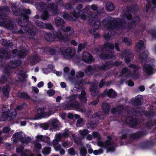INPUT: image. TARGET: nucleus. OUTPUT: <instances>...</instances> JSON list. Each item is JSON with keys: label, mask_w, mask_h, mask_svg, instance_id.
<instances>
[{"label": "nucleus", "mask_w": 156, "mask_h": 156, "mask_svg": "<svg viewBox=\"0 0 156 156\" xmlns=\"http://www.w3.org/2000/svg\"><path fill=\"white\" fill-rule=\"evenodd\" d=\"M42 11H43V13L42 14L41 17L43 20H46L48 18L49 12L46 9Z\"/></svg>", "instance_id": "42"}, {"label": "nucleus", "mask_w": 156, "mask_h": 156, "mask_svg": "<svg viewBox=\"0 0 156 156\" xmlns=\"http://www.w3.org/2000/svg\"><path fill=\"white\" fill-rule=\"evenodd\" d=\"M90 91L91 95L93 97L97 95L99 93L97 87L94 85L90 88Z\"/></svg>", "instance_id": "26"}, {"label": "nucleus", "mask_w": 156, "mask_h": 156, "mask_svg": "<svg viewBox=\"0 0 156 156\" xmlns=\"http://www.w3.org/2000/svg\"><path fill=\"white\" fill-rule=\"evenodd\" d=\"M83 8V5L81 4H80L76 6V9L78 11H80V12L82 13L81 17V19L85 20L87 18V14L88 13L89 9L90 8V6L87 5L83 9H82Z\"/></svg>", "instance_id": "5"}, {"label": "nucleus", "mask_w": 156, "mask_h": 156, "mask_svg": "<svg viewBox=\"0 0 156 156\" xmlns=\"http://www.w3.org/2000/svg\"><path fill=\"white\" fill-rule=\"evenodd\" d=\"M0 53L2 55H5V57L7 59H9L11 57V55L10 54L8 48H0Z\"/></svg>", "instance_id": "20"}, {"label": "nucleus", "mask_w": 156, "mask_h": 156, "mask_svg": "<svg viewBox=\"0 0 156 156\" xmlns=\"http://www.w3.org/2000/svg\"><path fill=\"white\" fill-rule=\"evenodd\" d=\"M92 135L94 138H97L98 142L99 141H101L102 137L100 134L98 132H93Z\"/></svg>", "instance_id": "48"}, {"label": "nucleus", "mask_w": 156, "mask_h": 156, "mask_svg": "<svg viewBox=\"0 0 156 156\" xmlns=\"http://www.w3.org/2000/svg\"><path fill=\"white\" fill-rule=\"evenodd\" d=\"M2 112L0 115V121H5L6 119L11 120L15 118L17 115L16 109L10 108L3 107L2 110Z\"/></svg>", "instance_id": "2"}, {"label": "nucleus", "mask_w": 156, "mask_h": 156, "mask_svg": "<svg viewBox=\"0 0 156 156\" xmlns=\"http://www.w3.org/2000/svg\"><path fill=\"white\" fill-rule=\"evenodd\" d=\"M30 65L34 66L39 62L40 61L39 58L37 55H31L30 57Z\"/></svg>", "instance_id": "19"}, {"label": "nucleus", "mask_w": 156, "mask_h": 156, "mask_svg": "<svg viewBox=\"0 0 156 156\" xmlns=\"http://www.w3.org/2000/svg\"><path fill=\"white\" fill-rule=\"evenodd\" d=\"M101 22L98 19L95 20L94 23L93 31L94 32L101 27Z\"/></svg>", "instance_id": "34"}, {"label": "nucleus", "mask_w": 156, "mask_h": 156, "mask_svg": "<svg viewBox=\"0 0 156 156\" xmlns=\"http://www.w3.org/2000/svg\"><path fill=\"white\" fill-rule=\"evenodd\" d=\"M38 115L39 117H45L46 115L47 114L44 111L43 109L42 108H39L38 110Z\"/></svg>", "instance_id": "45"}, {"label": "nucleus", "mask_w": 156, "mask_h": 156, "mask_svg": "<svg viewBox=\"0 0 156 156\" xmlns=\"http://www.w3.org/2000/svg\"><path fill=\"white\" fill-rule=\"evenodd\" d=\"M104 46L105 48H108L109 49L112 50H113L114 49V45L109 42H105L104 44Z\"/></svg>", "instance_id": "49"}, {"label": "nucleus", "mask_w": 156, "mask_h": 156, "mask_svg": "<svg viewBox=\"0 0 156 156\" xmlns=\"http://www.w3.org/2000/svg\"><path fill=\"white\" fill-rule=\"evenodd\" d=\"M143 70L148 75L153 74V67L151 66L146 63L144 64L143 67Z\"/></svg>", "instance_id": "15"}, {"label": "nucleus", "mask_w": 156, "mask_h": 156, "mask_svg": "<svg viewBox=\"0 0 156 156\" xmlns=\"http://www.w3.org/2000/svg\"><path fill=\"white\" fill-rule=\"evenodd\" d=\"M2 27L7 28H13V22L10 18L5 17L2 21Z\"/></svg>", "instance_id": "13"}, {"label": "nucleus", "mask_w": 156, "mask_h": 156, "mask_svg": "<svg viewBox=\"0 0 156 156\" xmlns=\"http://www.w3.org/2000/svg\"><path fill=\"white\" fill-rule=\"evenodd\" d=\"M62 16L65 20H72L73 17L69 16L67 12H64L62 13Z\"/></svg>", "instance_id": "56"}, {"label": "nucleus", "mask_w": 156, "mask_h": 156, "mask_svg": "<svg viewBox=\"0 0 156 156\" xmlns=\"http://www.w3.org/2000/svg\"><path fill=\"white\" fill-rule=\"evenodd\" d=\"M44 29L52 30L54 29V27L51 24L46 23H44Z\"/></svg>", "instance_id": "59"}, {"label": "nucleus", "mask_w": 156, "mask_h": 156, "mask_svg": "<svg viewBox=\"0 0 156 156\" xmlns=\"http://www.w3.org/2000/svg\"><path fill=\"white\" fill-rule=\"evenodd\" d=\"M12 137H14L19 140L20 141L22 140L24 137L22 136L21 134V133L20 132L15 133L12 136Z\"/></svg>", "instance_id": "40"}, {"label": "nucleus", "mask_w": 156, "mask_h": 156, "mask_svg": "<svg viewBox=\"0 0 156 156\" xmlns=\"http://www.w3.org/2000/svg\"><path fill=\"white\" fill-rule=\"evenodd\" d=\"M59 51L64 57L67 59L72 58L75 54L74 50L72 48L62 47L60 48Z\"/></svg>", "instance_id": "4"}, {"label": "nucleus", "mask_w": 156, "mask_h": 156, "mask_svg": "<svg viewBox=\"0 0 156 156\" xmlns=\"http://www.w3.org/2000/svg\"><path fill=\"white\" fill-rule=\"evenodd\" d=\"M119 107H118V108H116L115 107L112 108L111 109L112 114H115L116 112L119 113L120 112H122V111L121 110H119Z\"/></svg>", "instance_id": "61"}, {"label": "nucleus", "mask_w": 156, "mask_h": 156, "mask_svg": "<svg viewBox=\"0 0 156 156\" xmlns=\"http://www.w3.org/2000/svg\"><path fill=\"white\" fill-rule=\"evenodd\" d=\"M129 69L126 67H125L123 68L121 71L120 72V76L121 77H125L127 76H130L131 74V72L130 71H129Z\"/></svg>", "instance_id": "23"}, {"label": "nucleus", "mask_w": 156, "mask_h": 156, "mask_svg": "<svg viewBox=\"0 0 156 156\" xmlns=\"http://www.w3.org/2000/svg\"><path fill=\"white\" fill-rule=\"evenodd\" d=\"M79 133L82 136L84 137L89 133V132L87 129H85L83 130H80Z\"/></svg>", "instance_id": "55"}, {"label": "nucleus", "mask_w": 156, "mask_h": 156, "mask_svg": "<svg viewBox=\"0 0 156 156\" xmlns=\"http://www.w3.org/2000/svg\"><path fill=\"white\" fill-rule=\"evenodd\" d=\"M53 66L52 64H49L48 66V67L43 69V71L45 74H48L52 71L53 69Z\"/></svg>", "instance_id": "36"}, {"label": "nucleus", "mask_w": 156, "mask_h": 156, "mask_svg": "<svg viewBox=\"0 0 156 156\" xmlns=\"http://www.w3.org/2000/svg\"><path fill=\"white\" fill-rule=\"evenodd\" d=\"M106 7L107 11L109 12L113 11L115 8L113 3L110 2H109L107 3Z\"/></svg>", "instance_id": "35"}, {"label": "nucleus", "mask_w": 156, "mask_h": 156, "mask_svg": "<svg viewBox=\"0 0 156 156\" xmlns=\"http://www.w3.org/2000/svg\"><path fill=\"white\" fill-rule=\"evenodd\" d=\"M87 153V150L84 146L81 147L80 150V154L81 156L86 155Z\"/></svg>", "instance_id": "57"}, {"label": "nucleus", "mask_w": 156, "mask_h": 156, "mask_svg": "<svg viewBox=\"0 0 156 156\" xmlns=\"http://www.w3.org/2000/svg\"><path fill=\"white\" fill-rule=\"evenodd\" d=\"M104 93L108 97L114 98H115L117 96V93L112 89H110L108 91L105 90L104 91Z\"/></svg>", "instance_id": "18"}, {"label": "nucleus", "mask_w": 156, "mask_h": 156, "mask_svg": "<svg viewBox=\"0 0 156 156\" xmlns=\"http://www.w3.org/2000/svg\"><path fill=\"white\" fill-rule=\"evenodd\" d=\"M53 34L55 41H61L64 40L65 39V36L62 34L61 32L59 30L54 31Z\"/></svg>", "instance_id": "14"}, {"label": "nucleus", "mask_w": 156, "mask_h": 156, "mask_svg": "<svg viewBox=\"0 0 156 156\" xmlns=\"http://www.w3.org/2000/svg\"><path fill=\"white\" fill-rule=\"evenodd\" d=\"M140 59L142 61H146L148 57V55L145 51L140 53L139 55Z\"/></svg>", "instance_id": "38"}, {"label": "nucleus", "mask_w": 156, "mask_h": 156, "mask_svg": "<svg viewBox=\"0 0 156 156\" xmlns=\"http://www.w3.org/2000/svg\"><path fill=\"white\" fill-rule=\"evenodd\" d=\"M113 22V20L104 19L102 21V24L104 26L107 28L108 29L112 30Z\"/></svg>", "instance_id": "16"}, {"label": "nucleus", "mask_w": 156, "mask_h": 156, "mask_svg": "<svg viewBox=\"0 0 156 156\" xmlns=\"http://www.w3.org/2000/svg\"><path fill=\"white\" fill-rule=\"evenodd\" d=\"M124 26L125 27L123 29H128L129 30H131L133 27V25L131 22H126V21L124 24Z\"/></svg>", "instance_id": "54"}, {"label": "nucleus", "mask_w": 156, "mask_h": 156, "mask_svg": "<svg viewBox=\"0 0 156 156\" xmlns=\"http://www.w3.org/2000/svg\"><path fill=\"white\" fill-rule=\"evenodd\" d=\"M46 40L48 41H55L53 33H46L45 35Z\"/></svg>", "instance_id": "31"}, {"label": "nucleus", "mask_w": 156, "mask_h": 156, "mask_svg": "<svg viewBox=\"0 0 156 156\" xmlns=\"http://www.w3.org/2000/svg\"><path fill=\"white\" fill-rule=\"evenodd\" d=\"M113 23L112 30L115 28H117L119 29L124 28V24L125 23V20H122L120 18H117L114 19L113 20Z\"/></svg>", "instance_id": "6"}, {"label": "nucleus", "mask_w": 156, "mask_h": 156, "mask_svg": "<svg viewBox=\"0 0 156 156\" xmlns=\"http://www.w3.org/2000/svg\"><path fill=\"white\" fill-rule=\"evenodd\" d=\"M12 9L13 14L15 16H19L17 23L21 27V29L24 30V32L30 35H35L36 31L34 26H32V28L30 27V24L29 20V15L31 13L30 10L29 9L18 10L16 4L12 5Z\"/></svg>", "instance_id": "1"}, {"label": "nucleus", "mask_w": 156, "mask_h": 156, "mask_svg": "<svg viewBox=\"0 0 156 156\" xmlns=\"http://www.w3.org/2000/svg\"><path fill=\"white\" fill-rule=\"evenodd\" d=\"M129 67L131 69H133L132 73H131V76L134 79H137L139 77V68L137 66L134 64H130L129 65Z\"/></svg>", "instance_id": "11"}, {"label": "nucleus", "mask_w": 156, "mask_h": 156, "mask_svg": "<svg viewBox=\"0 0 156 156\" xmlns=\"http://www.w3.org/2000/svg\"><path fill=\"white\" fill-rule=\"evenodd\" d=\"M125 122L130 127L134 128L136 126L137 120L136 118L131 116H128L125 119Z\"/></svg>", "instance_id": "10"}, {"label": "nucleus", "mask_w": 156, "mask_h": 156, "mask_svg": "<svg viewBox=\"0 0 156 156\" xmlns=\"http://www.w3.org/2000/svg\"><path fill=\"white\" fill-rule=\"evenodd\" d=\"M128 130L127 129H125L123 130L122 131V133L123 134H122V136L120 137V139L122 140L125 139H126L128 135Z\"/></svg>", "instance_id": "53"}, {"label": "nucleus", "mask_w": 156, "mask_h": 156, "mask_svg": "<svg viewBox=\"0 0 156 156\" xmlns=\"http://www.w3.org/2000/svg\"><path fill=\"white\" fill-rule=\"evenodd\" d=\"M112 31H109L107 34H105L104 36V37L105 39L106 40H109L112 35Z\"/></svg>", "instance_id": "63"}, {"label": "nucleus", "mask_w": 156, "mask_h": 156, "mask_svg": "<svg viewBox=\"0 0 156 156\" xmlns=\"http://www.w3.org/2000/svg\"><path fill=\"white\" fill-rule=\"evenodd\" d=\"M103 111L105 113H108L110 109V107L107 103H103L102 105Z\"/></svg>", "instance_id": "33"}, {"label": "nucleus", "mask_w": 156, "mask_h": 156, "mask_svg": "<svg viewBox=\"0 0 156 156\" xmlns=\"http://www.w3.org/2000/svg\"><path fill=\"white\" fill-rule=\"evenodd\" d=\"M64 32H66L68 35L70 36L72 35L74 32L73 29L71 27L69 26L66 27L63 30Z\"/></svg>", "instance_id": "32"}, {"label": "nucleus", "mask_w": 156, "mask_h": 156, "mask_svg": "<svg viewBox=\"0 0 156 156\" xmlns=\"http://www.w3.org/2000/svg\"><path fill=\"white\" fill-rule=\"evenodd\" d=\"M49 8L54 15L56 16L58 14V7L54 3L50 4Z\"/></svg>", "instance_id": "25"}, {"label": "nucleus", "mask_w": 156, "mask_h": 156, "mask_svg": "<svg viewBox=\"0 0 156 156\" xmlns=\"http://www.w3.org/2000/svg\"><path fill=\"white\" fill-rule=\"evenodd\" d=\"M28 52L26 49H21L18 51L17 55L20 58H24L26 56Z\"/></svg>", "instance_id": "24"}, {"label": "nucleus", "mask_w": 156, "mask_h": 156, "mask_svg": "<svg viewBox=\"0 0 156 156\" xmlns=\"http://www.w3.org/2000/svg\"><path fill=\"white\" fill-rule=\"evenodd\" d=\"M136 47L138 49L141 50L144 47L143 41L142 40H139L136 45Z\"/></svg>", "instance_id": "44"}, {"label": "nucleus", "mask_w": 156, "mask_h": 156, "mask_svg": "<svg viewBox=\"0 0 156 156\" xmlns=\"http://www.w3.org/2000/svg\"><path fill=\"white\" fill-rule=\"evenodd\" d=\"M18 97L20 98H22L24 99H29L30 98L29 96L27 93L24 92H19L18 94Z\"/></svg>", "instance_id": "30"}, {"label": "nucleus", "mask_w": 156, "mask_h": 156, "mask_svg": "<svg viewBox=\"0 0 156 156\" xmlns=\"http://www.w3.org/2000/svg\"><path fill=\"white\" fill-rule=\"evenodd\" d=\"M36 26L40 28L44 29V23L38 20L35 21Z\"/></svg>", "instance_id": "52"}, {"label": "nucleus", "mask_w": 156, "mask_h": 156, "mask_svg": "<svg viewBox=\"0 0 156 156\" xmlns=\"http://www.w3.org/2000/svg\"><path fill=\"white\" fill-rule=\"evenodd\" d=\"M122 41L126 44L127 46H130L132 45V41L131 39H129L127 37H124L122 40Z\"/></svg>", "instance_id": "43"}, {"label": "nucleus", "mask_w": 156, "mask_h": 156, "mask_svg": "<svg viewBox=\"0 0 156 156\" xmlns=\"http://www.w3.org/2000/svg\"><path fill=\"white\" fill-rule=\"evenodd\" d=\"M55 22L56 27L59 28H62L65 23L63 19L59 17H57L55 18Z\"/></svg>", "instance_id": "17"}, {"label": "nucleus", "mask_w": 156, "mask_h": 156, "mask_svg": "<svg viewBox=\"0 0 156 156\" xmlns=\"http://www.w3.org/2000/svg\"><path fill=\"white\" fill-rule=\"evenodd\" d=\"M147 133V132L146 130H140L130 134L129 137L132 140H138L146 136Z\"/></svg>", "instance_id": "9"}, {"label": "nucleus", "mask_w": 156, "mask_h": 156, "mask_svg": "<svg viewBox=\"0 0 156 156\" xmlns=\"http://www.w3.org/2000/svg\"><path fill=\"white\" fill-rule=\"evenodd\" d=\"M58 121L56 119H53L50 121L49 123V126L52 129H56L58 127Z\"/></svg>", "instance_id": "27"}, {"label": "nucleus", "mask_w": 156, "mask_h": 156, "mask_svg": "<svg viewBox=\"0 0 156 156\" xmlns=\"http://www.w3.org/2000/svg\"><path fill=\"white\" fill-rule=\"evenodd\" d=\"M1 44L2 45L7 47H9L10 46H12L13 44L12 42L10 41H7L5 39L2 40Z\"/></svg>", "instance_id": "41"}, {"label": "nucleus", "mask_w": 156, "mask_h": 156, "mask_svg": "<svg viewBox=\"0 0 156 156\" xmlns=\"http://www.w3.org/2000/svg\"><path fill=\"white\" fill-rule=\"evenodd\" d=\"M43 140V142L46 143L47 145L51 146L52 145V143L50 141V137L48 136H45Z\"/></svg>", "instance_id": "51"}, {"label": "nucleus", "mask_w": 156, "mask_h": 156, "mask_svg": "<svg viewBox=\"0 0 156 156\" xmlns=\"http://www.w3.org/2000/svg\"><path fill=\"white\" fill-rule=\"evenodd\" d=\"M112 65V63L109 61H105L104 63H101L97 68L100 71H106L111 69L110 66Z\"/></svg>", "instance_id": "12"}, {"label": "nucleus", "mask_w": 156, "mask_h": 156, "mask_svg": "<svg viewBox=\"0 0 156 156\" xmlns=\"http://www.w3.org/2000/svg\"><path fill=\"white\" fill-rule=\"evenodd\" d=\"M46 51L48 52L49 54L51 55H53L56 54L57 53L56 50L50 47H48L46 48Z\"/></svg>", "instance_id": "47"}, {"label": "nucleus", "mask_w": 156, "mask_h": 156, "mask_svg": "<svg viewBox=\"0 0 156 156\" xmlns=\"http://www.w3.org/2000/svg\"><path fill=\"white\" fill-rule=\"evenodd\" d=\"M133 104L135 106H137L142 104L141 99L139 95H137L135 98V100L133 102Z\"/></svg>", "instance_id": "37"}, {"label": "nucleus", "mask_w": 156, "mask_h": 156, "mask_svg": "<svg viewBox=\"0 0 156 156\" xmlns=\"http://www.w3.org/2000/svg\"><path fill=\"white\" fill-rule=\"evenodd\" d=\"M3 74L9 77L11 75V72L7 67H4L3 69Z\"/></svg>", "instance_id": "58"}, {"label": "nucleus", "mask_w": 156, "mask_h": 156, "mask_svg": "<svg viewBox=\"0 0 156 156\" xmlns=\"http://www.w3.org/2000/svg\"><path fill=\"white\" fill-rule=\"evenodd\" d=\"M114 56L113 52L109 50H105L100 55V58L103 60L111 59Z\"/></svg>", "instance_id": "8"}, {"label": "nucleus", "mask_w": 156, "mask_h": 156, "mask_svg": "<svg viewBox=\"0 0 156 156\" xmlns=\"http://www.w3.org/2000/svg\"><path fill=\"white\" fill-rule=\"evenodd\" d=\"M111 142L109 140H106L105 142L101 141H99L98 143V145L99 146L107 148L111 145Z\"/></svg>", "instance_id": "22"}, {"label": "nucleus", "mask_w": 156, "mask_h": 156, "mask_svg": "<svg viewBox=\"0 0 156 156\" xmlns=\"http://www.w3.org/2000/svg\"><path fill=\"white\" fill-rule=\"evenodd\" d=\"M150 33L153 38L156 39V29H151L150 30Z\"/></svg>", "instance_id": "64"}, {"label": "nucleus", "mask_w": 156, "mask_h": 156, "mask_svg": "<svg viewBox=\"0 0 156 156\" xmlns=\"http://www.w3.org/2000/svg\"><path fill=\"white\" fill-rule=\"evenodd\" d=\"M10 90V87L9 85L4 86L2 89L3 95L6 98H8L9 95V92Z\"/></svg>", "instance_id": "21"}, {"label": "nucleus", "mask_w": 156, "mask_h": 156, "mask_svg": "<svg viewBox=\"0 0 156 156\" xmlns=\"http://www.w3.org/2000/svg\"><path fill=\"white\" fill-rule=\"evenodd\" d=\"M21 61L19 60H15L10 61V63L12 64L15 65L16 67H17L21 65Z\"/></svg>", "instance_id": "60"}, {"label": "nucleus", "mask_w": 156, "mask_h": 156, "mask_svg": "<svg viewBox=\"0 0 156 156\" xmlns=\"http://www.w3.org/2000/svg\"><path fill=\"white\" fill-rule=\"evenodd\" d=\"M51 151V148L49 147H45L42 150V153L45 155L49 154Z\"/></svg>", "instance_id": "46"}, {"label": "nucleus", "mask_w": 156, "mask_h": 156, "mask_svg": "<svg viewBox=\"0 0 156 156\" xmlns=\"http://www.w3.org/2000/svg\"><path fill=\"white\" fill-rule=\"evenodd\" d=\"M9 77L2 74L0 76V85H2L7 82Z\"/></svg>", "instance_id": "29"}, {"label": "nucleus", "mask_w": 156, "mask_h": 156, "mask_svg": "<svg viewBox=\"0 0 156 156\" xmlns=\"http://www.w3.org/2000/svg\"><path fill=\"white\" fill-rule=\"evenodd\" d=\"M109 62H111L112 65H111L110 67L111 68H112L114 66L117 67L122 64V62L120 61H116L114 62L112 61H109Z\"/></svg>", "instance_id": "50"}, {"label": "nucleus", "mask_w": 156, "mask_h": 156, "mask_svg": "<svg viewBox=\"0 0 156 156\" xmlns=\"http://www.w3.org/2000/svg\"><path fill=\"white\" fill-rule=\"evenodd\" d=\"M77 97L76 94H73L69 97L70 100L69 101H66L62 104V107L63 108L66 109H69L71 108H77L80 105L78 102L73 101Z\"/></svg>", "instance_id": "3"}, {"label": "nucleus", "mask_w": 156, "mask_h": 156, "mask_svg": "<svg viewBox=\"0 0 156 156\" xmlns=\"http://www.w3.org/2000/svg\"><path fill=\"white\" fill-rule=\"evenodd\" d=\"M82 58L84 62L89 64L91 63L94 60L93 55L86 51L83 52L82 55Z\"/></svg>", "instance_id": "7"}, {"label": "nucleus", "mask_w": 156, "mask_h": 156, "mask_svg": "<svg viewBox=\"0 0 156 156\" xmlns=\"http://www.w3.org/2000/svg\"><path fill=\"white\" fill-rule=\"evenodd\" d=\"M87 44L88 43L87 42H84L79 44L77 49L78 52H80L82 49L85 48L87 47Z\"/></svg>", "instance_id": "39"}, {"label": "nucleus", "mask_w": 156, "mask_h": 156, "mask_svg": "<svg viewBox=\"0 0 156 156\" xmlns=\"http://www.w3.org/2000/svg\"><path fill=\"white\" fill-rule=\"evenodd\" d=\"M145 116L148 119L156 116V111H145L144 113Z\"/></svg>", "instance_id": "28"}, {"label": "nucleus", "mask_w": 156, "mask_h": 156, "mask_svg": "<svg viewBox=\"0 0 156 156\" xmlns=\"http://www.w3.org/2000/svg\"><path fill=\"white\" fill-rule=\"evenodd\" d=\"M82 14V13L80 12V11H78L77 12L76 11H74L72 13L73 16L76 18H78L79 16H80V18H81Z\"/></svg>", "instance_id": "62"}]
</instances>
